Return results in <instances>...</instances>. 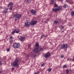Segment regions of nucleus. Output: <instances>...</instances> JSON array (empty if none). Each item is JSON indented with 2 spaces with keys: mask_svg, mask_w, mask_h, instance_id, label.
<instances>
[{
  "mask_svg": "<svg viewBox=\"0 0 74 74\" xmlns=\"http://www.w3.org/2000/svg\"><path fill=\"white\" fill-rule=\"evenodd\" d=\"M69 26H71V24L69 25Z\"/></svg>",
  "mask_w": 74,
  "mask_h": 74,
  "instance_id": "obj_42",
  "label": "nucleus"
},
{
  "mask_svg": "<svg viewBox=\"0 0 74 74\" xmlns=\"http://www.w3.org/2000/svg\"><path fill=\"white\" fill-rule=\"evenodd\" d=\"M13 5V3H12V2L10 3L8 5V7H9L10 6V5H11V6H12L11 5Z\"/></svg>",
  "mask_w": 74,
  "mask_h": 74,
  "instance_id": "obj_16",
  "label": "nucleus"
},
{
  "mask_svg": "<svg viewBox=\"0 0 74 74\" xmlns=\"http://www.w3.org/2000/svg\"><path fill=\"white\" fill-rule=\"evenodd\" d=\"M70 0V1H71L72 0Z\"/></svg>",
  "mask_w": 74,
  "mask_h": 74,
  "instance_id": "obj_45",
  "label": "nucleus"
},
{
  "mask_svg": "<svg viewBox=\"0 0 74 74\" xmlns=\"http://www.w3.org/2000/svg\"><path fill=\"white\" fill-rule=\"evenodd\" d=\"M52 68H49L48 69V71L49 72H51V71H52Z\"/></svg>",
  "mask_w": 74,
  "mask_h": 74,
  "instance_id": "obj_21",
  "label": "nucleus"
},
{
  "mask_svg": "<svg viewBox=\"0 0 74 74\" xmlns=\"http://www.w3.org/2000/svg\"><path fill=\"white\" fill-rule=\"evenodd\" d=\"M66 74H68L69 73V70L68 69L66 70Z\"/></svg>",
  "mask_w": 74,
  "mask_h": 74,
  "instance_id": "obj_20",
  "label": "nucleus"
},
{
  "mask_svg": "<svg viewBox=\"0 0 74 74\" xmlns=\"http://www.w3.org/2000/svg\"><path fill=\"white\" fill-rule=\"evenodd\" d=\"M62 9V7L61 6H59L58 8L54 9H53L52 11H54L55 12H56L57 11L60 10Z\"/></svg>",
  "mask_w": 74,
  "mask_h": 74,
  "instance_id": "obj_8",
  "label": "nucleus"
},
{
  "mask_svg": "<svg viewBox=\"0 0 74 74\" xmlns=\"http://www.w3.org/2000/svg\"><path fill=\"white\" fill-rule=\"evenodd\" d=\"M69 60V58H68V60Z\"/></svg>",
  "mask_w": 74,
  "mask_h": 74,
  "instance_id": "obj_43",
  "label": "nucleus"
},
{
  "mask_svg": "<svg viewBox=\"0 0 74 74\" xmlns=\"http://www.w3.org/2000/svg\"><path fill=\"white\" fill-rule=\"evenodd\" d=\"M10 50L9 49H8L6 50V51H7V52H9V51H10Z\"/></svg>",
  "mask_w": 74,
  "mask_h": 74,
  "instance_id": "obj_33",
  "label": "nucleus"
},
{
  "mask_svg": "<svg viewBox=\"0 0 74 74\" xmlns=\"http://www.w3.org/2000/svg\"><path fill=\"white\" fill-rule=\"evenodd\" d=\"M74 64L72 65V66H74Z\"/></svg>",
  "mask_w": 74,
  "mask_h": 74,
  "instance_id": "obj_44",
  "label": "nucleus"
},
{
  "mask_svg": "<svg viewBox=\"0 0 74 74\" xmlns=\"http://www.w3.org/2000/svg\"><path fill=\"white\" fill-rule=\"evenodd\" d=\"M56 0H51V2L52 3V4H53V3H54V1H56Z\"/></svg>",
  "mask_w": 74,
  "mask_h": 74,
  "instance_id": "obj_30",
  "label": "nucleus"
},
{
  "mask_svg": "<svg viewBox=\"0 0 74 74\" xmlns=\"http://www.w3.org/2000/svg\"><path fill=\"white\" fill-rule=\"evenodd\" d=\"M15 31L14 29V30H13L12 33V34H15Z\"/></svg>",
  "mask_w": 74,
  "mask_h": 74,
  "instance_id": "obj_27",
  "label": "nucleus"
},
{
  "mask_svg": "<svg viewBox=\"0 0 74 74\" xmlns=\"http://www.w3.org/2000/svg\"><path fill=\"white\" fill-rule=\"evenodd\" d=\"M66 2H68V3H69V4H73V2H69V0H66Z\"/></svg>",
  "mask_w": 74,
  "mask_h": 74,
  "instance_id": "obj_23",
  "label": "nucleus"
},
{
  "mask_svg": "<svg viewBox=\"0 0 74 74\" xmlns=\"http://www.w3.org/2000/svg\"><path fill=\"white\" fill-rule=\"evenodd\" d=\"M9 41L10 42V44H12V36H11L10 38Z\"/></svg>",
  "mask_w": 74,
  "mask_h": 74,
  "instance_id": "obj_12",
  "label": "nucleus"
},
{
  "mask_svg": "<svg viewBox=\"0 0 74 74\" xmlns=\"http://www.w3.org/2000/svg\"><path fill=\"white\" fill-rule=\"evenodd\" d=\"M67 66H66V65H63V66L62 67V68H67Z\"/></svg>",
  "mask_w": 74,
  "mask_h": 74,
  "instance_id": "obj_25",
  "label": "nucleus"
},
{
  "mask_svg": "<svg viewBox=\"0 0 74 74\" xmlns=\"http://www.w3.org/2000/svg\"><path fill=\"white\" fill-rule=\"evenodd\" d=\"M54 7H58V5L56 3H55L54 5Z\"/></svg>",
  "mask_w": 74,
  "mask_h": 74,
  "instance_id": "obj_24",
  "label": "nucleus"
},
{
  "mask_svg": "<svg viewBox=\"0 0 74 74\" xmlns=\"http://www.w3.org/2000/svg\"><path fill=\"white\" fill-rule=\"evenodd\" d=\"M60 1H63V0H60Z\"/></svg>",
  "mask_w": 74,
  "mask_h": 74,
  "instance_id": "obj_39",
  "label": "nucleus"
},
{
  "mask_svg": "<svg viewBox=\"0 0 74 74\" xmlns=\"http://www.w3.org/2000/svg\"><path fill=\"white\" fill-rule=\"evenodd\" d=\"M32 0H24V2H26L28 4H29V3H30L31 2V1Z\"/></svg>",
  "mask_w": 74,
  "mask_h": 74,
  "instance_id": "obj_13",
  "label": "nucleus"
},
{
  "mask_svg": "<svg viewBox=\"0 0 74 74\" xmlns=\"http://www.w3.org/2000/svg\"><path fill=\"white\" fill-rule=\"evenodd\" d=\"M15 30L16 33H19V29H15Z\"/></svg>",
  "mask_w": 74,
  "mask_h": 74,
  "instance_id": "obj_14",
  "label": "nucleus"
},
{
  "mask_svg": "<svg viewBox=\"0 0 74 74\" xmlns=\"http://www.w3.org/2000/svg\"><path fill=\"white\" fill-rule=\"evenodd\" d=\"M45 65V63H42L41 65V67L44 66Z\"/></svg>",
  "mask_w": 74,
  "mask_h": 74,
  "instance_id": "obj_31",
  "label": "nucleus"
},
{
  "mask_svg": "<svg viewBox=\"0 0 74 74\" xmlns=\"http://www.w3.org/2000/svg\"><path fill=\"white\" fill-rule=\"evenodd\" d=\"M15 69V68H12V70H14V69Z\"/></svg>",
  "mask_w": 74,
  "mask_h": 74,
  "instance_id": "obj_35",
  "label": "nucleus"
},
{
  "mask_svg": "<svg viewBox=\"0 0 74 74\" xmlns=\"http://www.w3.org/2000/svg\"><path fill=\"white\" fill-rule=\"evenodd\" d=\"M59 27H60V28H61V30L63 29L64 27H63L62 25H60Z\"/></svg>",
  "mask_w": 74,
  "mask_h": 74,
  "instance_id": "obj_18",
  "label": "nucleus"
},
{
  "mask_svg": "<svg viewBox=\"0 0 74 74\" xmlns=\"http://www.w3.org/2000/svg\"><path fill=\"white\" fill-rule=\"evenodd\" d=\"M3 64V63H2V62L0 60V65H2Z\"/></svg>",
  "mask_w": 74,
  "mask_h": 74,
  "instance_id": "obj_32",
  "label": "nucleus"
},
{
  "mask_svg": "<svg viewBox=\"0 0 74 74\" xmlns=\"http://www.w3.org/2000/svg\"><path fill=\"white\" fill-rule=\"evenodd\" d=\"M22 15L21 14H18L16 13V14H15L14 16H13V18L14 19V20L15 21H16L18 20H19L22 18Z\"/></svg>",
  "mask_w": 74,
  "mask_h": 74,
  "instance_id": "obj_3",
  "label": "nucleus"
},
{
  "mask_svg": "<svg viewBox=\"0 0 74 74\" xmlns=\"http://www.w3.org/2000/svg\"><path fill=\"white\" fill-rule=\"evenodd\" d=\"M40 73L39 71H37L36 72H35L34 73V74H38Z\"/></svg>",
  "mask_w": 74,
  "mask_h": 74,
  "instance_id": "obj_29",
  "label": "nucleus"
},
{
  "mask_svg": "<svg viewBox=\"0 0 74 74\" xmlns=\"http://www.w3.org/2000/svg\"><path fill=\"white\" fill-rule=\"evenodd\" d=\"M19 62V60L16 58L13 63V64H12V67H18L19 66L18 63Z\"/></svg>",
  "mask_w": 74,
  "mask_h": 74,
  "instance_id": "obj_4",
  "label": "nucleus"
},
{
  "mask_svg": "<svg viewBox=\"0 0 74 74\" xmlns=\"http://www.w3.org/2000/svg\"><path fill=\"white\" fill-rule=\"evenodd\" d=\"M68 7V5H67L66 4H65L63 6V8H67Z\"/></svg>",
  "mask_w": 74,
  "mask_h": 74,
  "instance_id": "obj_17",
  "label": "nucleus"
},
{
  "mask_svg": "<svg viewBox=\"0 0 74 74\" xmlns=\"http://www.w3.org/2000/svg\"><path fill=\"white\" fill-rule=\"evenodd\" d=\"M8 8H5L3 10V13L4 14H7L8 12Z\"/></svg>",
  "mask_w": 74,
  "mask_h": 74,
  "instance_id": "obj_11",
  "label": "nucleus"
},
{
  "mask_svg": "<svg viewBox=\"0 0 74 74\" xmlns=\"http://www.w3.org/2000/svg\"><path fill=\"white\" fill-rule=\"evenodd\" d=\"M69 60H71V58H69Z\"/></svg>",
  "mask_w": 74,
  "mask_h": 74,
  "instance_id": "obj_36",
  "label": "nucleus"
},
{
  "mask_svg": "<svg viewBox=\"0 0 74 74\" xmlns=\"http://www.w3.org/2000/svg\"><path fill=\"white\" fill-rule=\"evenodd\" d=\"M54 23L56 24V25L58 24V21L56 20L54 21Z\"/></svg>",
  "mask_w": 74,
  "mask_h": 74,
  "instance_id": "obj_22",
  "label": "nucleus"
},
{
  "mask_svg": "<svg viewBox=\"0 0 74 74\" xmlns=\"http://www.w3.org/2000/svg\"><path fill=\"white\" fill-rule=\"evenodd\" d=\"M12 8H13V7L12 6H11L9 10L11 11V10H12Z\"/></svg>",
  "mask_w": 74,
  "mask_h": 74,
  "instance_id": "obj_26",
  "label": "nucleus"
},
{
  "mask_svg": "<svg viewBox=\"0 0 74 74\" xmlns=\"http://www.w3.org/2000/svg\"><path fill=\"white\" fill-rule=\"evenodd\" d=\"M1 71H0V74H1Z\"/></svg>",
  "mask_w": 74,
  "mask_h": 74,
  "instance_id": "obj_41",
  "label": "nucleus"
},
{
  "mask_svg": "<svg viewBox=\"0 0 74 74\" xmlns=\"http://www.w3.org/2000/svg\"><path fill=\"white\" fill-rule=\"evenodd\" d=\"M30 12L33 15H36V14H37V11L35 10L31 9Z\"/></svg>",
  "mask_w": 74,
  "mask_h": 74,
  "instance_id": "obj_7",
  "label": "nucleus"
},
{
  "mask_svg": "<svg viewBox=\"0 0 74 74\" xmlns=\"http://www.w3.org/2000/svg\"><path fill=\"white\" fill-rule=\"evenodd\" d=\"M29 23V22L28 21H26L25 24V27H29L30 26V25L31 26L35 25H36V23H37V21H32L30 23Z\"/></svg>",
  "mask_w": 74,
  "mask_h": 74,
  "instance_id": "obj_2",
  "label": "nucleus"
},
{
  "mask_svg": "<svg viewBox=\"0 0 74 74\" xmlns=\"http://www.w3.org/2000/svg\"><path fill=\"white\" fill-rule=\"evenodd\" d=\"M72 61V62H74V56L73 57V58Z\"/></svg>",
  "mask_w": 74,
  "mask_h": 74,
  "instance_id": "obj_34",
  "label": "nucleus"
},
{
  "mask_svg": "<svg viewBox=\"0 0 74 74\" xmlns=\"http://www.w3.org/2000/svg\"><path fill=\"white\" fill-rule=\"evenodd\" d=\"M61 46V49H67V48H68V45L67 44H63Z\"/></svg>",
  "mask_w": 74,
  "mask_h": 74,
  "instance_id": "obj_5",
  "label": "nucleus"
},
{
  "mask_svg": "<svg viewBox=\"0 0 74 74\" xmlns=\"http://www.w3.org/2000/svg\"><path fill=\"white\" fill-rule=\"evenodd\" d=\"M30 47V45H28V47Z\"/></svg>",
  "mask_w": 74,
  "mask_h": 74,
  "instance_id": "obj_38",
  "label": "nucleus"
},
{
  "mask_svg": "<svg viewBox=\"0 0 74 74\" xmlns=\"http://www.w3.org/2000/svg\"><path fill=\"white\" fill-rule=\"evenodd\" d=\"M71 14L72 16H73L74 15V11H72L71 12Z\"/></svg>",
  "mask_w": 74,
  "mask_h": 74,
  "instance_id": "obj_15",
  "label": "nucleus"
},
{
  "mask_svg": "<svg viewBox=\"0 0 74 74\" xmlns=\"http://www.w3.org/2000/svg\"><path fill=\"white\" fill-rule=\"evenodd\" d=\"M45 37V36L44 35L42 34L41 36L40 39H42V38H44V37Z\"/></svg>",
  "mask_w": 74,
  "mask_h": 74,
  "instance_id": "obj_19",
  "label": "nucleus"
},
{
  "mask_svg": "<svg viewBox=\"0 0 74 74\" xmlns=\"http://www.w3.org/2000/svg\"><path fill=\"white\" fill-rule=\"evenodd\" d=\"M64 56L63 55H61V56H60V58H64Z\"/></svg>",
  "mask_w": 74,
  "mask_h": 74,
  "instance_id": "obj_28",
  "label": "nucleus"
},
{
  "mask_svg": "<svg viewBox=\"0 0 74 74\" xmlns=\"http://www.w3.org/2000/svg\"><path fill=\"white\" fill-rule=\"evenodd\" d=\"M20 44L17 43H14L13 45V47L14 48H18L20 47Z\"/></svg>",
  "mask_w": 74,
  "mask_h": 74,
  "instance_id": "obj_6",
  "label": "nucleus"
},
{
  "mask_svg": "<svg viewBox=\"0 0 74 74\" xmlns=\"http://www.w3.org/2000/svg\"><path fill=\"white\" fill-rule=\"evenodd\" d=\"M58 36L59 37H61V36L60 35H59Z\"/></svg>",
  "mask_w": 74,
  "mask_h": 74,
  "instance_id": "obj_37",
  "label": "nucleus"
},
{
  "mask_svg": "<svg viewBox=\"0 0 74 74\" xmlns=\"http://www.w3.org/2000/svg\"><path fill=\"white\" fill-rule=\"evenodd\" d=\"M40 45L38 44V43L37 42L36 44H35V47L34 48L33 50V52L34 53H39L40 51H43L44 48L42 47H39Z\"/></svg>",
  "mask_w": 74,
  "mask_h": 74,
  "instance_id": "obj_1",
  "label": "nucleus"
},
{
  "mask_svg": "<svg viewBox=\"0 0 74 74\" xmlns=\"http://www.w3.org/2000/svg\"><path fill=\"white\" fill-rule=\"evenodd\" d=\"M25 37L23 36H21L20 38V40L21 41H24L25 40Z\"/></svg>",
  "mask_w": 74,
  "mask_h": 74,
  "instance_id": "obj_10",
  "label": "nucleus"
},
{
  "mask_svg": "<svg viewBox=\"0 0 74 74\" xmlns=\"http://www.w3.org/2000/svg\"><path fill=\"white\" fill-rule=\"evenodd\" d=\"M64 32V31H62L61 32L62 33V32L63 33V32Z\"/></svg>",
  "mask_w": 74,
  "mask_h": 74,
  "instance_id": "obj_40",
  "label": "nucleus"
},
{
  "mask_svg": "<svg viewBox=\"0 0 74 74\" xmlns=\"http://www.w3.org/2000/svg\"><path fill=\"white\" fill-rule=\"evenodd\" d=\"M51 56V53L50 52H48L46 53L44 55V57L45 58H49Z\"/></svg>",
  "mask_w": 74,
  "mask_h": 74,
  "instance_id": "obj_9",
  "label": "nucleus"
}]
</instances>
